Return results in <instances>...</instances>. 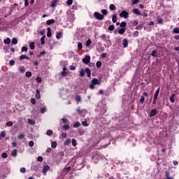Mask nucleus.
<instances>
[{
	"label": "nucleus",
	"mask_w": 179,
	"mask_h": 179,
	"mask_svg": "<svg viewBox=\"0 0 179 179\" xmlns=\"http://www.w3.org/2000/svg\"><path fill=\"white\" fill-rule=\"evenodd\" d=\"M40 113L41 114H44V113H47V106H44L40 108Z\"/></svg>",
	"instance_id": "nucleus-12"
},
{
	"label": "nucleus",
	"mask_w": 179,
	"mask_h": 179,
	"mask_svg": "<svg viewBox=\"0 0 179 179\" xmlns=\"http://www.w3.org/2000/svg\"><path fill=\"white\" fill-rule=\"evenodd\" d=\"M72 9H73V10H78V4H73L72 6Z\"/></svg>",
	"instance_id": "nucleus-54"
},
{
	"label": "nucleus",
	"mask_w": 179,
	"mask_h": 179,
	"mask_svg": "<svg viewBox=\"0 0 179 179\" xmlns=\"http://www.w3.org/2000/svg\"><path fill=\"white\" fill-rule=\"evenodd\" d=\"M118 33L120 34H124L125 33V28H121L120 29H119Z\"/></svg>",
	"instance_id": "nucleus-33"
},
{
	"label": "nucleus",
	"mask_w": 179,
	"mask_h": 179,
	"mask_svg": "<svg viewBox=\"0 0 179 179\" xmlns=\"http://www.w3.org/2000/svg\"><path fill=\"white\" fill-rule=\"evenodd\" d=\"M11 156L16 157L17 156V150L15 149L11 152Z\"/></svg>",
	"instance_id": "nucleus-24"
},
{
	"label": "nucleus",
	"mask_w": 179,
	"mask_h": 179,
	"mask_svg": "<svg viewBox=\"0 0 179 179\" xmlns=\"http://www.w3.org/2000/svg\"><path fill=\"white\" fill-rule=\"evenodd\" d=\"M145 99H147V100L149 99V95L148 94V92L143 93V95L141 96L140 103L143 104V103H145Z\"/></svg>",
	"instance_id": "nucleus-3"
},
{
	"label": "nucleus",
	"mask_w": 179,
	"mask_h": 179,
	"mask_svg": "<svg viewBox=\"0 0 179 179\" xmlns=\"http://www.w3.org/2000/svg\"><path fill=\"white\" fill-rule=\"evenodd\" d=\"M157 23H158L159 24H163V19L159 17V18H157Z\"/></svg>",
	"instance_id": "nucleus-47"
},
{
	"label": "nucleus",
	"mask_w": 179,
	"mask_h": 179,
	"mask_svg": "<svg viewBox=\"0 0 179 179\" xmlns=\"http://www.w3.org/2000/svg\"><path fill=\"white\" fill-rule=\"evenodd\" d=\"M62 121L64 124H66L69 120L66 117H63L62 118Z\"/></svg>",
	"instance_id": "nucleus-45"
},
{
	"label": "nucleus",
	"mask_w": 179,
	"mask_h": 179,
	"mask_svg": "<svg viewBox=\"0 0 179 179\" xmlns=\"http://www.w3.org/2000/svg\"><path fill=\"white\" fill-rule=\"evenodd\" d=\"M29 47L31 50H34L35 46H34V42H31L29 45Z\"/></svg>",
	"instance_id": "nucleus-51"
},
{
	"label": "nucleus",
	"mask_w": 179,
	"mask_h": 179,
	"mask_svg": "<svg viewBox=\"0 0 179 179\" xmlns=\"http://www.w3.org/2000/svg\"><path fill=\"white\" fill-rule=\"evenodd\" d=\"M85 73H87L88 78H90V76H92V71H90V69L89 68H87L85 69Z\"/></svg>",
	"instance_id": "nucleus-21"
},
{
	"label": "nucleus",
	"mask_w": 179,
	"mask_h": 179,
	"mask_svg": "<svg viewBox=\"0 0 179 179\" xmlns=\"http://www.w3.org/2000/svg\"><path fill=\"white\" fill-rule=\"evenodd\" d=\"M35 97H36V99H37L38 100L40 99H41V96L40 95V90H36Z\"/></svg>",
	"instance_id": "nucleus-18"
},
{
	"label": "nucleus",
	"mask_w": 179,
	"mask_h": 179,
	"mask_svg": "<svg viewBox=\"0 0 179 179\" xmlns=\"http://www.w3.org/2000/svg\"><path fill=\"white\" fill-rule=\"evenodd\" d=\"M6 136V133L3 131H1L0 134V140L2 139V138H5Z\"/></svg>",
	"instance_id": "nucleus-29"
},
{
	"label": "nucleus",
	"mask_w": 179,
	"mask_h": 179,
	"mask_svg": "<svg viewBox=\"0 0 179 179\" xmlns=\"http://www.w3.org/2000/svg\"><path fill=\"white\" fill-rule=\"evenodd\" d=\"M94 16L97 19V20H103V19H104V15L100 14L99 12H95L94 13Z\"/></svg>",
	"instance_id": "nucleus-4"
},
{
	"label": "nucleus",
	"mask_w": 179,
	"mask_h": 179,
	"mask_svg": "<svg viewBox=\"0 0 179 179\" xmlns=\"http://www.w3.org/2000/svg\"><path fill=\"white\" fill-rule=\"evenodd\" d=\"M31 104H33L34 106L36 105V99L31 98Z\"/></svg>",
	"instance_id": "nucleus-56"
},
{
	"label": "nucleus",
	"mask_w": 179,
	"mask_h": 179,
	"mask_svg": "<svg viewBox=\"0 0 179 179\" xmlns=\"http://www.w3.org/2000/svg\"><path fill=\"white\" fill-rule=\"evenodd\" d=\"M120 17H124V19H128L129 16V13L127 10H122L120 14Z\"/></svg>",
	"instance_id": "nucleus-5"
},
{
	"label": "nucleus",
	"mask_w": 179,
	"mask_h": 179,
	"mask_svg": "<svg viewBox=\"0 0 179 179\" xmlns=\"http://www.w3.org/2000/svg\"><path fill=\"white\" fill-rule=\"evenodd\" d=\"M20 171L21 173H24V172L26 171V168H24V167L21 168V169H20Z\"/></svg>",
	"instance_id": "nucleus-64"
},
{
	"label": "nucleus",
	"mask_w": 179,
	"mask_h": 179,
	"mask_svg": "<svg viewBox=\"0 0 179 179\" xmlns=\"http://www.w3.org/2000/svg\"><path fill=\"white\" fill-rule=\"evenodd\" d=\"M18 69L19 72H20L21 73H24V72H26V69L23 66H20Z\"/></svg>",
	"instance_id": "nucleus-19"
},
{
	"label": "nucleus",
	"mask_w": 179,
	"mask_h": 179,
	"mask_svg": "<svg viewBox=\"0 0 179 179\" xmlns=\"http://www.w3.org/2000/svg\"><path fill=\"white\" fill-rule=\"evenodd\" d=\"M157 114V110L156 108L155 109H151L150 111L149 116L150 117H155Z\"/></svg>",
	"instance_id": "nucleus-7"
},
{
	"label": "nucleus",
	"mask_w": 179,
	"mask_h": 179,
	"mask_svg": "<svg viewBox=\"0 0 179 179\" xmlns=\"http://www.w3.org/2000/svg\"><path fill=\"white\" fill-rule=\"evenodd\" d=\"M100 81L97 78H94L90 83V89L92 90H94L96 88V85H100Z\"/></svg>",
	"instance_id": "nucleus-2"
},
{
	"label": "nucleus",
	"mask_w": 179,
	"mask_h": 179,
	"mask_svg": "<svg viewBox=\"0 0 179 179\" xmlns=\"http://www.w3.org/2000/svg\"><path fill=\"white\" fill-rule=\"evenodd\" d=\"M9 65L13 66V65H15V60H10Z\"/></svg>",
	"instance_id": "nucleus-59"
},
{
	"label": "nucleus",
	"mask_w": 179,
	"mask_h": 179,
	"mask_svg": "<svg viewBox=\"0 0 179 179\" xmlns=\"http://www.w3.org/2000/svg\"><path fill=\"white\" fill-rule=\"evenodd\" d=\"M29 146L30 148H33V146H34V141H30L29 143Z\"/></svg>",
	"instance_id": "nucleus-50"
},
{
	"label": "nucleus",
	"mask_w": 179,
	"mask_h": 179,
	"mask_svg": "<svg viewBox=\"0 0 179 179\" xmlns=\"http://www.w3.org/2000/svg\"><path fill=\"white\" fill-rule=\"evenodd\" d=\"M45 36H43L41 38V44L44 45L45 43Z\"/></svg>",
	"instance_id": "nucleus-48"
},
{
	"label": "nucleus",
	"mask_w": 179,
	"mask_h": 179,
	"mask_svg": "<svg viewBox=\"0 0 179 179\" xmlns=\"http://www.w3.org/2000/svg\"><path fill=\"white\" fill-rule=\"evenodd\" d=\"M50 171V166L48 165L43 166V173L44 174V176H46L47 171Z\"/></svg>",
	"instance_id": "nucleus-8"
},
{
	"label": "nucleus",
	"mask_w": 179,
	"mask_h": 179,
	"mask_svg": "<svg viewBox=\"0 0 179 179\" xmlns=\"http://www.w3.org/2000/svg\"><path fill=\"white\" fill-rule=\"evenodd\" d=\"M122 45H123L124 48L128 47V40H127V38L123 39Z\"/></svg>",
	"instance_id": "nucleus-16"
},
{
	"label": "nucleus",
	"mask_w": 179,
	"mask_h": 179,
	"mask_svg": "<svg viewBox=\"0 0 179 179\" xmlns=\"http://www.w3.org/2000/svg\"><path fill=\"white\" fill-rule=\"evenodd\" d=\"M83 62L85 64V65H87V64L90 62V56H85V57L83 59Z\"/></svg>",
	"instance_id": "nucleus-6"
},
{
	"label": "nucleus",
	"mask_w": 179,
	"mask_h": 179,
	"mask_svg": "<svg viewBox=\"0 0 179 179\" xmlns=\"http://www.w3.org/2000/svg\"><path fill=\"white\" fill-rule=\"evenodd\" d=\"M109 9H110V10H115V6L114 4H110V5L109 6Z\"/></svg>",
	"instance_id": "nucleus-38"
},
{
	"label": "nucleus",
	"mask_w": 179,
	"mask_h": 179,
	"mask_svg": "<svg viewBox=\"0 0 179 179\" xmlns=\"http://www.w3.org/2000/svg\"><path fill=\"white\" fill-rule=\"evenodd\" d=\"M173 33H174L175 34H179V28L178 27L174 28L173 30Z\"/></svg>",
	"instance_id": "nucleus-30"
},
{
	"label": "nucleus",
	"mask_w": 179,
	"mask_h": 179,
	"mask_svg": "<svg viewBox=\"0 0 179 179\" xmlns=\"http://www.w3.org/2000/svg\"><path fill=\"white\" fill-rule=\"evenodd\" d=\"M114 29H115L114 25H110L108 27V30H110V31H113V30H114Z\"/></svg>",
	"instance_id": "nucleus-57"
},
{
	"label": "nucleus",
	"mask_w": 179,
	"mask_h": 179,
	"mask_svg": "<svg viewBox=\"0 0 179 179\" xmlns=\"http://www.w3.org/2000/svg\"><path fill=\"white\" fill-rule=\"evenodd\" d=\"M127 26V22H122L120 23V27H125Z\"/></svg>",
	"instance_id": "nucleus-55"
},
{
	"label": "nucleus",
	"mask_w": 179,
	"mask_h": 179,
	"mask_svg": "<svg viewBox=\"0 0 179 179\" xmlns=\"http://www.w3.org/2000/svg\"><path fill=\"white\" fill-rule=\"evenodd\" d=\"M74 128H79L80 127V122H77L73 124Z\"/></svg>",
	"instance_id": "nucleus-39"
},
{
	"label": "nucleus",
	"mask_w": 179,
	"mask_h": 179,
	"mask_svg": "<svg viewBox=\"0 0 179 179\" xmlns=\"http://www.w3.org/2000/svg\"><path fill=\"white\" fill-rule=\"evenodd\" d=\"M20 59L22 60V59H29V57L24 55H22L20 57Z\"/></svg>",
	"instance_id": "nucleus-35"
},
{
	"label": "nucleus",
	"mask_w": 179,
	"mask_h": 179,
	"mask_svg": "<svg viewBox=\"0 0 179 179\" xmlns=\"http://www.w3.org/2000/svg\"><path fill=\"white\" fill-rule=\"evenodd\" d=\"M37 160L38 162H43V157L41 156L38 157Z\"/></svg>",
	"instance_id": "nucleus-63"
},
{
	"label": "nucleus",
	"mask_w": 179,
	"mask_h": 179,
	"mask_svg": "<svg viewBox=\"0 0 179 179\" xmlns=\"http://www.w3.org/2000/svg\"><path fill=\"white\" fill-rule=\"evenodd\" d=\"M92 44V41H90V39H88L86 42V46L89 47V45H90Z\"/></svg>",
	"instance_id": "nucleus-53"
},
{
	"label": "nucleus",
	"mask_w": 179,
	"mask_h": 179,
	"mask_svg": "<svg viewBox=\"0 0 179 179\" xmlns=\"http://www.w3.org/2000/svg\"><path fill=\"white\" fill-rule=\"evenodd\" d=\"M71 139L68 138L64 143V146H69V145H71Z\"/></svg>",
	"instance_id": "nucleus-23"
},
{
	"label": "nucleus",
	"mask_w": 179,
	"mask_h": 179,
	"mask_svg": "<svg viewBox=\"0 0 179 179\" xmlns=\"http://www.w3.org/2000/svg\"><path fill=\"white\" fill-rule=\"evenodd\" d=\"M82 124L83 127H89V124H87V121H86V120L82 122Z\"/></svg>",
	"instance_id": "nucleus-43"
},
{
	"label": "nucleus",
	"mask_w": 179,
	"mask_h": 179,
	"mask_svg": "<svg viewBox=\"0 0 179 179\" xmlns=\"http://www.w3.org/2000/svg\"><path fill=\"white\" fill-rule=\"evenodd\" d=\"M66 94H68V91H66V90H62L60 92V96L62 99H65V97L64 96H66V97L68 96Z\"/></svg>",
	"instance_id": "nucleus-10"
},
{
	"label": "nucleus",
	"mask_w": 179,
	"mask_h": 179,
	"mask_svg": "<svg viewBox=\"0 0 179 179\" xmlns=\"http://www.w3.org/2000/svg\"><path fill=\"white\" fill-rule=\"evenodd\" d=\"M78 50H82V48H83V46L82 45V43L80 42L78 43Z\"/></svg>",
	"instance_id": "nucleus-49"
},
{
	"label": "nucleus",
	"mask_w": 179,
	"mask_h": 179,
	"mask_svg": "<svg viewBox=\"0 0 179 179\" xmlns=\"http://www.w3.org/2000/svg\"><path fill=\"white\" fill-rule=\"evenodd\" d=\"M151 55H152V57H156V58H157V50H154L151 52Z\"/></svg>",
	"instance_id": "nucleus-26"
},
{
	"label": "nucleus",
	"mask_w": 179,
	"mask_h": 179,
	"mask_svg": "<svg viewBox=\"0 0 179 179\" xmlns=\"http://www.w3.org/2000/svg\"><path fill=\"white\" fill-rule=\"evenodd\" d=\"M133 13L135 15H138V16H141L142 15V13H141V11L138 8L133 9Z\"/></svg>",
	"instance_id": "nucleus-11"
},
{
	"label": "nucleus",
	"mask_w": 179,
	"mask_h": 179,
	"mask_svg": "<svg viewBox=\"0 0 179 179\" xmlns=\"http://www.w3.org/2000/svg\"><path fill=\"white\" fill-rule=\"evenodd\" d=\"M66 3L67 5H72V3H73V0H68Z\"/></svg>",
	"instance_id": "nucleus-61"
},
{
	"label": "nucleus",
	"mask_w": 179,
	"mask_h": 179,
	"mask_svg": "<svg viewBox=\"0 0 179 179\" xmlns=\"http://www.w3.org/2000/svg\"><path fill=\"white\" fill-rule=\"evenodd\" d=\"M25 76H26V78H31V72H30V71H27L26 73H25Z\"/></svg>",
	"instance_id": "nucleus-41"
},
{
	"label": "nucleus",
	"mask_w": 179,
	"mask_h": 179,
	"mask_svg": "<svg viewBox=\"0 0 179 179\" xmlns=\"http://www.w3.org/2000/svg\"><path fill=\"white\" fill-rule=\"evenodd\" d=\"M28 124H29V125H35L36 121L33 119H28Z\"/></svg>",
	"instance_id": "nucleus-22"
},
{
	"label": "nucleus",
	"mask_w": 179,
	"mask_h": 179,
	"mask_svg": "<svg viewBox=\"0 0 179 179\" xmlns=\"http://www.w3.org/2000/svg\"><path fill=\"white\" fill-rule=\"evenodd\" d=\"M175 99H176V94H172L169 98L171 103H174L176 101Z\"/></svg>",
	"instance_id": "nucleus-13"
},
{
	"label": "nucleus",
	"mask_w": 179,
	"mask_h": 179,
	"mask_svg": "<svg viewBox=\"0 0 179 179\" xmlns=\"http://www.w3.org/2000/svg\"><path fill=\"white\" fill-rule=\"evenodd\" d=\"M6 125H7V127H12V125H13V122L9 121V122H6Z\"/></svg>",
	"instance_id": "nucleus-52"
},
{
	"label": "nucleus",
	"mask_w": 179,
	"mask_h": 179,
	"mask_svg": "<svg viewBox=\"0 0 179 179\" xmlns=\"http://www.w3.org/2000/svg\"><path fill=\"white\" fill-rule=\"evenodd\" d=\"M61 136L63 139H65V138H66V136H68V135L66 134V133H63V134H62Z\"/></svg>",
	"instance_id": "nucleus-60"
},
{
	"label": "nucleus",
	"mask_w": 179,
	"mask_h": 179,
	"mask_svg": "<svg viewBox=\"0 0 179 179\" xmlns=\"http://www.w3.org/2000/svg\"><path fill=\"white\" fill-rule=\"evenodd\" d=\"M101 13L102 15H103L104 16H106V15H107V13H108V12L107 11L106 9H103V10H101Z\"/></svg>",
	"instance_id": "nucleus-42"
},
{
	"label": "nucleus",
	"mask_w": 179,
	"mask_h": 179,
	"mask_svg": "<svg viewBox=\"0 0 179 179\" xmlns=\"http://www.w3.org/2000/svg\"><path fill=\"white\" fill-rule=\"evenodd\" d=\"M51 3L52 8H57V3H58V0H52Z\"/></svg>",
	"instance_id": "nucleus-15"
},
{
	"label": "nucleus",
	"mask_w": 179,
	"mask_h": 179,
	"mask_svg": "<svg viewBox=\"0 0 179 179\" xmlns=\"http://www.w3.org/2000/svg\"><path fill=\"white\" fill-rule=\"evenodd\" d=\"M54 23H55V20H54V19L49 20L46 21V24L48 26H50V25H51V24H52Z\"/></svg>",
	"instance_id": "nucleus-17"
},
{
	"label": "nucleus",
	"mask_w": 179,
	"mask_h": 179,
	"mask_svg": "<svg viewBox=\"0 0 179 179\" xmlns=\"http://www.w3.org/2000/svg\"><path fill=\"white\" fill-rule=\"evenodd\" d=\"M70 127H69V124H65L64 126H63V129H64V131H68V129H69Z\"/></svg>",
	"instance_id": "nucleus-32"
},
{
	"label": "nucleus",
	"mask_w": 179,
	"mask_h": 179,
	"mask_svg": "<svg viewBox=\"0 0 179 179\" xmlns=\"http://www.w3.org/2000/svg\"><path fill=\"white\" fill-rule=\"evenodd\" d=\"M165 177L166 178V179L171 178V177H170V172L169 171H166Z\"/></svg>",
	"instance_id": "nucleus-46"
},
{
	"label": "nucleus",
	"mask_w": 179,
	"mask_h": 179,
	"mask_svg": "<svg viewBox=\"0 0 179 179\" xmlns=\"http://www.w3.org/2000/svg\"><path fill=\"white\" fill-rule=\"evenodd\" d=\"M60 75L62 76V78L66 77L68 75V73H66V66L63 67V71L60 73Z\"/></svg>",
	"instance_id": "nucleus-9"
},
{
	"label": "nucleus",
	"mask_w": 179,
	"mask_h": 179,
	"mask_svg": "<svg viewBox=\"0 0 179 179\" xmlns=\"http://www.w3.org/2000/svg\"><path fill=\"white\" fill-rule=\"evenodd\" d=\"M158 97H159V95H157L156 94H154L152 104H156V103H157V98Z\"/></svg>",
	"instance_id": "nucleus-20"
},
{
	"label": "nucleus",
	"mask_w": 179,
	"mask_h": 179,
	"mask_svg": "<svg viewBox=\"0 0 179 179\" xmlns=\"http://www.w3.org/2000/svg\"><path fill=\"white\" fill-rule=\"evenodd\" d=\"M79 72H80L79 76H80L81 78H83V76H85V69H80Z\"/></svg>",
	"instance_id": "nucleus-14"
},
{
	"label": "nucleus",
	"mask_w": 179,
	"mask_h": 179,
	"mask_svg": "<svg viewBox=\"0 0 179 179\" xmlns=\"http://www.w3.org/2000/svg\"><path fill=\"white\" fill-rule=\"evenodd\" d=\"M112 22H113V23H117V15L116 14L113 15Z\"/></svg>",
	"instance_id": "nucleus-25"
},
{
	"label": "nucleus",
	"mask_w": 179,
	"mask_h": 179,
	"mask_svg": "<svg viewBox=\"0 0 179 179\" xmlns=\"http://www.w3.org/2000/svg\"><path fill=\"white\" fill-rule=\"evenodd\" d=\"M52 34H51V28H48L47 37H51Z\"/></svg>",
	"instance_id": "nucleus-31"
},
{
	"label": "nucleus",
	"mask_w": 179,
	"mask_h": 179,
	"mask_svg": "<svg viewBox=\"0 0 179 179\" xmlns=\"http://www.w3.org/2000/svg\"><path fill=\"white\" fill-rule=\"evenodd\" d=\"M98 111H100L101 114H106L107 111V106H106V103L104 101H101L98 103L97 106Z\"/></svg>",
	"instance_id": "nucleus-1"
},
{
	"label": "nucleus",
	"mask_w": 179,
	"mask_h": 179,
	"mask_svg": "<svg viewBox=\"0 0 179 179\" xmlns=\"http://www.w3.org/2000/svg\"><path fill=\"white\" fill-rule=\"evenodd\" d=\"M61 37H62V32H57L56 34V38H57V40H59V38H61Z\"/></svg>",
	"instance_id": "nucleus-28"
},
{
	"label": "nucleus",
	"mask_w": 179,
	"mask_h": 179,
	"mask_svg": "<svg viewBox=\"0 0 179 179\" xmlns=\"http://www.w3.org/2000/svg\"><path fill=\"white\" fill-rule=\"evenodd\" d=\"M71 143H72V145L74 146V147L78 145V143L76 142V139H75V138L72 139Z\"/></svg>",
	"instance_id": "nucleus-34"
},
{
	"label": "nucleus",
	"mask_w": 179,
	"mask_h": 179,
	"mask_svg": "<svg viewBox=\"0 0 179 179\" xmlns=\"http://www.w3.org/2000/svg\"><path fill=\"white\" fill-rule=\"evenodd\" d=\"M11 43L12 44H14V45L17 44V38H13L11 41Z\"/></svg>",
	"instance_id": "nucleus-36"
},
{
	"label": "nucleus",
	"mask_w": 179,
	"mask_h": 179,
	"mask_svg": "<svg viewBox=\"0 0 179 179\" xmlns=\"http://www.w3.org/2000/svg\"><path fill=\"white\" fill-rule=\"evenodd\" d=\"M51 148H52V149H55V148H57V142L56 141H53L52 143Z\"/></svg>",
	"instance_id": "nucleus-37"
},
{
	"label": "nucleus",
	"mask_w": 179,
	"mask_h": 179,
	"mask_svg": "<svg viewBox=\"0 0 179 179\" xmlns=\"http://www.w3.org/2000/svg\"><path fill=\"white\" fill-rule=\"evenodd\" d=\"M4 44H10V38H7L4 40Z\"/></svg>",
	"instance_id": "nucleus-40"
},
{
	"label": "nucleus",
	"mask_w": 179,
	"mask_h": 179,
	"mask_svg": "<svg viewBox=\"0 0 179 179\" xmlns=\"http://www.w3.org/2000/svg\"><path fill=\"white\" fill-rule=\"evenodd\" d=\"M23 138H24V134H20L18 136V138H19V139H23Z\"/></svg>",
	"instance_id": "nucleus-62"
},
{
	"label": "nucleus",
	"mask_w": 179,
	"mask_h": 179,
	"mask_svg": "<svg viewBox=\"0 0 179 179\" xmlns=\"http://www.w3.org/2000/svg\"><path fill=\"white\" fill-rule=\"evenodd\" d=\"M36 81L37 82V83H41V78L37 77L36 78Z\"/></svg>",
	"instance_id": "nucleus-58"
},
{
	"label": "nucleus",
	"mask_w": 179,
	"mask_h": 179,
	"mask_svg": "<svg viewBox=\"0 0 179 179\" xmlns=\"http://www.w3.org/2000/svg\"><path fill=\"white\" fill-rule=\"evenodd\" d=\"M76 101L77 103H80V101H82V97L80 96V95H77Z\"/></svg>",
	"instance_id": "nucleus-27"
},
{
	"label": "nucleus",
	"mask_w": 179,
	"mask_h": 179,
	"mask_svg": "<svg viewBox=\"0 0 179 179\" xmlns=\"http://www.w3.org/2000/svg\"><path fill=\"white\" fill-rule=\"evenodd\" d=\"M52 134H53L52 130H48L46 132V135H48V136H51Z\"/></svg>",
	"instance_id": "nucleus-44"
}]
</instances>
